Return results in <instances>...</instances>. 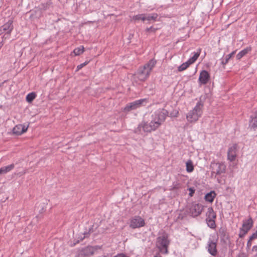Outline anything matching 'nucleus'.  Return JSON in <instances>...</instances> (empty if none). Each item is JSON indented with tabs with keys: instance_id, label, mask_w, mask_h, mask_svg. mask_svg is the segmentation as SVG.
Segmentation results:
<instances>
[{
	"instance_id": "f257e3e1",
	"label": "nucleus",
	"mask_w": 257,
	"mask_h": 257,
	"mask_svg": "<svg viewBox=\"0 0 257 257\" xmlns=\"http://www.w3.org/2000/svg\"><path fill=\"white\" fill-rule=\"evenodd\" d=\"M168 115V111L164 108L157 110L152 115L151 121L142 122L135 130V133L141 134L142 130L145 133H151L156 131L165 121Z\"/></svg>"
},
{
	"instance_id": "f03ea898",
	"label": "nucleus",
	"mask_w": 257,
	"mask_h": 257,
	"mask_svg": "<svg viewBox=\"0 0 257 257\" xmlns=\"http://www.w3.org/2000/svg\"><path fill=\"white\" fill-rule=\"evenodd\" d=\"M170 243V241L169 240L168 234L163 231L157 238L156 246L161 253L167 254L168 253V248Z\"/></svg>"
},
{
	"instance_id": "7ed1b4c3",
	"label": "nucleus",
	"mask_w": 257,
	"mask_h": 257,
	"mask_svg": "<svg viewBox=\"0 0 257 257\" xmlns=\"http://www.w3.org/2000/svg\"><path fill=\"white\" fill-rule=\"evenodd\" d=\"M203 107V103L201 101L198 102L194 108L187 114V120L191 123L196 122L202 114Z\"/></svg>"
},
{
	"instance_id": "20e7f679",
	"label": "nucleus",
	"mask_w": 257,
	"mask_h": 257,
	"mask_svg": "<svg viewBox=\"0 0 257 257\" xmlns=\"http://www.w3.org/2000/svg\"><path fill=\"white\" fill-rule=\"evenodd\" d=\"M101 247L98 245H88L77 250L75 257H90L94 254V252Z\"/></svg>"
},
{
	"instance_id": "39448f33",
	"label": "nucleus",
	"mask_w": 257,
	"mask_h": 257,
	"mask_svg": "<svg viewBox=\"0 0 257 257\" xmlns=\"http://www.w3.org/2000/svg\"><path fill=\"white\" fill-rule=\"evenodd\" d=\"M206 216V222L208 226L212 229L215 228L216 225L215 219L216 218V214L212 207H210L207 209Z\"/></svg>"
},
{
	"instance_id": "423d86ee",
	"label": "nucleus",
	"mask_w": 257,
	"mask_h": 257,
	"mask_svg": "<svg viewBox=\"0 0 257 257\" xmlns=\"http://www.w3.org/2000/svg\"><path fill=\"white\" fill-rule=\"evenodd\" d=\"M145 224L144 219L139 215H136L130 219L129 226L133 229L143 227Z\"/></svg>"
},
{
	"instance_id": "0eeeda50",
	"label": "nucleus",
	"mask_w": 257,
	"mask_h": 257,
	"mask_svg": "<svg viewBox=\"0 0 257 257\" xmlns=\"http://www.w3.org/2000/svg\"><path fill=\"white\" fill-rule=\"evenodd\" d=\"M150 72L144 66L140 67L135 74L136 78L145 81L149 76Z\"/></svg>"
},
{
	"instance_id": "6e6552de",
	"label": "nucleus",
	"mask_w": 257,
	"mask_h": 257,
	"mask_svg": "<svg viewBox=\"0 0 257 257\" xmlns=\"http://www.w3.org/2000/svg\"><path fill=\"white\" fill-rule=\"evenodd\" d=\"M147 99H141L129 103L126 105L123 109L124 111H130L140 107L144 102H147Z\"/></svg>"
},
{
	"instance_id": "1a4fd4ad",
	"label": "nucleus",
	"mask_w": 257,
	"mask_h": 257,
	"mask_svg": "<svg viewBox=\"0 0 257 257\" xmlns=\"http://www.w3.org/2000/svg\"><path fill=\"white\" fill-rule=\"evenodd\" d=\"M13 21L12 20H9L7 23L4 24L1 27L5 35L3 37V39H6L9 38L11 35V32L14 29V26L13 25Z\"/></svg>"
},
{
	"instance_id": "9d476101",
	"label": "nucleus",
	"mask_w": 257,
	"mask_h": 257,
	"mask_svg": "<svg viewBox=\"0 0 257 257\" xmlns=\"http://www.w3.org/2000/svg\"><path fill=\"white\" fill-rule=\"evenodd\" d=\"M203 206L200 204H193L190 207V213L193 217H196L199 215L202 212Z\"/></svg>"
},
{
	"instance_id": "9b49d317",
	"label": "nucleus",
	"mask_w": 257,
	"mask_h": 257,
	"mask_svg": "<svg viewBox=\"0 0 257 257\" xmlns=\"http://www.w3.org/2000/svg\"><path fill=\"white\" fill-rule=\"evenodd\" d=\"M212 173H215L216 175H220L225 172V166L224 164L221 163H215L212 164Z\"/></svg>"
},
{
	"instance_id": "f8f14e48",
	"label": "nucleus",
	"mask_w": 257,
	"mask_h": 257,
	"mask_svg": "<svg viewBox=\"0 0 257 257\" xmlns=\"http://www.w3.org/2000/svg\"><path fill=\"white\" fill-rule=\"evenodd\" d=\"M28 126H26L22 124L16 125L13 129V134L17 136H20L25 133L28 130Z\"/></svg>"
},
{
	"instance_id": "ddd939ff",
	"label": "nucleus",
	"mask_w": 257,
	"mask_h": 257,
	"mask_svg": "<svg viewBox=\"0 0 257 257\" xmlns=\"http://www.w3.org/2000/svg\"><path fill=\"white\" fill-rule=\"evenodd\" d=\"M210 80V75L206 70H202L199 75V81L202 84H206Z\"/></svg>"
},
{
	"instance_id": "4468645a",
	"label": "nucleus",
	"mask_w": 257,
	"mask_h": 257,
	"mask_svg": "<svg viewBox=\"0 0 257 257\" xmlns=\"http://www.w3.org/2000/svg\"><path fill=\"white\" fill-rule=\"evenodd\" d=\"M236 148L237 145L234 144L228 149L227 158L231 162L234 161L236 157Z\"/></svg>"
},
{
	"instance_id": "2eb2a0df",
	"label": "nucleus",
	"mask_w": 257,
	"mask_h": 257,
	"mask_svg": "<svg viewBox=\"0 0 257 257\" xmlns=\"http://www.w3.org/2000/svg\"><path fill=\"white\" fill-rule=\"evenodd\" d=\"M208 251L213 256H215L217 251L216 249V242L212 240H209L208 242Z\"/></svg>"
},
{
	"instance_id": "dca6fc26",
	"label": "nucleus",
	"mask_w": 257,
	"mask_h": 257,
	"mask_svg": "<svg viewBox=\"0 0 257 257\" xmlns=\"http://www.w3.org/2000/svg\"><path fill=\"white\" fill-rule=\"evenodd\" d=\"M253 221L252 218L249 216V218L243 221V223L241 228L248 231L253 226Z\"/></svg>"
},
{
	"instance_id": "f3484780",
	"label": "nucleus",
	"mask_w": 257,
	"mask_h": 257,
	"mask_svg": "<svg viewBox=\"0 0 257 257\" xmlns=\"http://www.w3.org/2000/svg\"><path fill=\"white\" fill-rule=\"evenodd\" d=\"M249 127L255 129L257 127V111L254 112L253 115L250 116L249 120Z\"/></svg>"
},
{
	"instance_id": "a211bd4d",
	"label": "nucleus",
	"mask_w": 257,
	"mask_h": 257,
	"mask_svg": "<svg viewBox=\"0 0 257 257\" xmlns=\"http://www.w3.org/2000/svg\"><path fill=\"white\" fill-rule=\"evenodd\" d=\"M157 63V61L152 59L150 60L147 64L144 65L145 67L151 73L153 68L155 66Z\"/></svg>"
},
{
	"instance_id": "6ab92c4d",
	"label": "nucleus",
	"mask_w": 257,
	"mask_h": 257,
	"mask_svg": "<svg viewBox=\"0 0 257 257\" xmlns=\"http://www.w3.org/2000/svg\"><path fill=\"white\" fill-rule=\"evenodd\" d=\"M215 196L216 193L214 191H212L209 193H207L204 197V199L208 202H212L214 198L215 197Z\"/></svg>"
},
{
	"instance_id": "aec40b11",
	"label": "nucleus",
	"mask_w": 257,
	"mask_h": 257,
	"mask_svg": "<svg viewBox=\"0 0 257 257\" xmlns=\"http://www.w3.org/2000/svg\"><path fill=\"white\" fill-rule=\"evenodd\" d=\"M15 165L12 164L7 166H5L0 168V172L1 174H6L14 168Z\"/></svg>"
},
{
	"instance_id": "412c9836",
	"label": "nucleus",
	"mask_w": 257,
	"mask_h": 257,
	"mask_svg": "<svg viewBox=\"0 0 257 257\" xmlns=\"http://www.w3.org/2000/svg\"><path fill=\"white\" fill-rule=\"evenodd\" d=\"M251 50L250 48H246L242 51H241L240 52H239L237 55H236V59L237 60L240 59L242 57H243L244 56H245L249 51Z\"/></svg>"
},
{
	"instance_id": "4be33fe9",
	"label": "nucleus",
	"mask_w": 257,
	"mask_h": 257,
	"mask_svg": "<svg viewBox=\"0 0 257 257\" xmlns=\"http://www.w3.org/2000/svg\"><path fill=\"white\" fill-rule=\"evenodd\" d=\"M201 50V49H199L198 52L194 53V55L188 59L190 63L192 64L197 59L200 54Z\"/></svg>"
},
{
	"instance_id": "5701e85b",
	"label": "nucleus",
	"mask_w": 257,
	"mask_h": 257,
	"mask_svg": "<svg viewBox=\"0 0 257 257\" xmlns=\"http://www.w3.org/2000/svg\"><path fill=\"white\" fill-rule=\"evenodd\" d=\"M52 5V2L50 0L47 2L46 3H42L39 6V9L41 10H46L48 9L51 5Z\"/></svg>"
},
{
	"instance_id": "b1692460",
	"label": "nucleus",
	"mask_w": 257,
	"mask_h": 257,
	"mask_svg": "<svg viewBox=\"0 0 257 257\" xmlns=\"http://www.w3.org/2000/svg\"><path fill=\"white\" fill-rule=\"evenodd\" d=\"M191 64L189 62V61L188 60L187 62L183 63L180 66H179L178 68V70L179 72L183 71L185 70H186L190 65Z\"/></svg>"
},
{
	"instance_id": "393cba45",
	"label": "nucleus",
	"mask_w": 257,
	"mask_h": 257,
	"mask_svg": "<svg viewBox=\"0 0 257 257\" xmlns=\"http://www.w3.org/2000/svg\"><path fill=\"white\" fill-rule=\"evenodd\" d=\"M186 171L188 172H192L194 170V166L191 160H189L186 163Z\"/></svg>"
},
{
	"instance_id": "a878e982",
	"label": "nucleus",
	"mask_w": 257,
	"mask_h": 257,
	"mask_svg": "<svg viewBox=\"0 0 257 257\" xmlns=\"http://www.w3.org/2000/svg\"><path fill=\"white\" fill-rule=\"evenodd\" d=\"M133 20L134 21L142 20L145 21L146 20V15L145 14H139L134 16L133 18Z\"/></svg>"
},
{
	"instance_id": "bb28decb",
	"label": "nucleus",
	"mask_w": 257,
	"mask_h": 257,
	"mask_svg": "<svg viewBox=\"0 0 257 257\" xmlns=\"http://www.w3.org/2000/svg\"><path fill=\"white\" fill-rule=\"evenodd\" d=\"M84 51V48L83 46H81L80 47L75 48L74 51L73 53H74L75 55L78 56L81 54H82Z\"/></svg>"
},
{
	"instance_id": "cd10ccee",
	"label": "nucleus",
	"mask_w": 257,
	"mask_h": 257,
	"mask_svg": "<svg viewBox=\"0 0 257 257\" xmlns=\"http://www.w3.org/2000/svg\"><path fill=\"white\" fill-rule=\"evenodd\" d=\"M36 94L34 92L28 94L26 96V100L28 102H31L36 97Z\"/></svg>"
},
{
	"instance_id": "c85d7f7f",
	"label": "nucleus",
	"mask_w": 257,
	"mask_h": 257,
	"mask_svg": "<svg viewBox=\"0 0 257 257\" xmlns=\"http://www.w3.org/2000/svg\"><path fill=\"white\" fill-rule=\"evenodd\" d=\"M158 15L157 14L154 13L152 14L151 15H149L148 16H146V20L147 21H151V20H154L156 21L157 18H158Z\"/></svg>"
},
{
	"instance_id": "c756f323",
	"label": "nucleus",
	"mask_w": 257,
	"mask_h": 257,
	"mask_svg": "<svg viewBox=\"0 0 257 257\" xmlns=\"http://www.w3.org/2000/svg\"><path fill=\"white\" fill-rule=\"evenodd\" d=\"M235 54V51H233L232 52V53H231L230 54L227 55L226 56V58H225V60H223L222 61H221V63L223 65H225L228 62V60L232 57V56Z\"/></svg>"
},
{
	"instance_id": "7c9ffc66",
	"label": "nucleus",
	"mask_w": 257,
	"mask_h": 257,
	"mask_svg": "<svg viewBox=\"0 0 257 257\" xmlns=\"http://www.w3.org/2000/svg\"><path fill=\"white\" fill-rule=\"evenodd\" d=\"M92 231H91V228H89V231H86L84 232L82 235H81L80 237H79V238L80 239V240H83L85 237H87L88 235H89L90 232Z\"/></svg>"
},
{
	"instance_id": "2f4dec72",
	"label": "nucleus",
	"mask_w": 257,
	"mask_h": 257,
	"mask_svg": "<svg viewBox=\"0 0 257 257\" xmlns=\"http://www.w3.org/2000/svg\"><path fill=\"white\" fill-rule=\"evenodd\" d=\"M247 232L248 231H247L246 230L240 228L239 229V233L238 236L240 238H243Z\"/></svg>"
},
{
	"instance_id": "473e14b6",
	"label": "nucleus",
	"mask_w": 257,
	"mask_h": 257,
	"mask_svg": "<svg viewBox=\"0 0 257 257\" xmlns=\"http://www.w3.org/2000/svg\"><path fill=\"white\" fill-rule=\"evenodd\" d=\"M88 61H85V62H84L83 63H82L79 65H78L77 66V69H76V71H79L80 69H81V68H82L83 67H84L85 66H86L88 63Z\"/></svg>"
},
{
	"instance_id": "72a5a7b5",
	"label": "nucleus",
	"mask_w": 257,
	"mask_h": 257,
	"mask_svg": "<svg viewBox=\"0 0 257 257\" xmlns=\"http://www.w3.org/2000/svg\"><path fill=\"white\" fill-rule=\"evenodd\" d=\"M189 196H192L195 192V189L193 188H189Z\"/></svg>"
},
{
	"instance_id": "f704fd0d",
	"label": "nucleus",
	"mask_w": 257,
	"mask_h": 257,
	"mask_svg": "<svg viewBox=\"0 0 257 257\" xmlns=\"http://www.w3.org/2000/svg\"><path fill=\"white\" fill-rule=\"evenodd\" d=\"M250 240H253L257 238V233L256 232L253 233L252 235L249 237Z\"/></svg>"
},
{
	"instance_id": "c9c22d12",
	"label": "nucleus",
	"mask_w": 257,
	"mask_h": 257,
	"mask_svg": "<svg viewBox=\"0 0 257 257\" xmlns=\"http://www.w3.org/2000/svg\"><path fill=\"white\" fill-rule=\"evenodd\" d=\"M252 240H250V238H249L248 240L247 241V244H246V248H250V247L251 246V241Z\"/></svg>"
},
{
	"instance_id": "e433bc0d",
	"label": "nucleus",
	"mask_w": 257,
	"mask_h": 257,
	"mask_svg": "<svg viewBox=\"0 0 257 257\" xmlns=\"http://www.w3.org/2000/svg\"><path fill=\"white\" fill-rule=\"evenodd\" d=\"M173 189H178L180 187V183H174Z\"/></svg>"
},
{
	"instance_id": "4c0bfd02",
	"label": "nucleus",
	"mask_w": 257,
	"mask_h": 257,
	"mask_svg": "<svg viewBox=\"0 0 257 257\" xmlns=\"http://www.w3.org/2000/svg\"><path fill=\"white\" fill-rule=\"evenodd\" d=\"M252 251L257 252V245H254L252 247Z\"/></svg>"
},
{
	"instance_id": "58836bf2",
	"label": "nucleus",
	"mask_w": 257,
	"mask_h": 257,
	"mask_svg": "<svg viewBox=\"0 0 257 257\" xmlns=\"http://www.w3.org/2000/svg\"><path fill=\"white\" fill-rule=\"evenodd\" d=\"M46 210V207L45 206L42 207V209L40 210V212L43 213Z\"/></svg>"
},
{
	"instance_id": "ea45409f",
	"label": "nucleus",
	"mask_w": 257,
	"mask_h": 257,
	"mask_svg": "<svg viewBox=\"0 0 257 257\" xmlns=\"http://www.w3.org/2000/svg\"><path fill=\"white\" fill-rule=\"evenodd\" d=\"M123 254L124 253H119V254H117L116 255L114 256L113 257H123Z\"/></svg>"
},
{
	"instance_id": "a19ab883",
	"label": "nucleus",
	"mask_w": 257,
	"mask_h": 257,
	"mask_svg": "<svg viewBox=\"0 0 257 257\" xmlns=\"http://www.w3.org/2000/svg\"><path fill=\"white\" fill-rule=\"evenodd\" d=\"M153 27H150V28H147V29H146V32H149V31H150L153 30Z\"/></svg>"
},
{
	"instance_id": "79ce46f5",
	"label": "nucleus",
	"mask_w": 257,
	"mask_h": 257,
	"mask_svg": "<svg viewBox=\"0 0 257 257\" xmlns=\"http://www.w3.org/2000/svg\"><path fill=\"white\" fill-rule=\"evenodd\" d=\"M4 45V39H3V41L0 43V49L2 48V47Z\"/></svg>"
},
{
	"instance_id": "37998d69",
	"label": "nucleus",
	"mask_w": 257,
	"mask_h": 257,
	"mask_svg": "<svg viewBox=\"0 0 257 257\" xmlns=\"http://www.w3.org/2000/svg\"><path fill=\"white\" fill-rule=\"evenodd\" d=\"M3 33H4V32H3L2 27H0V35H1Z\"/></svg>"
},
{
	"instance_id": "c03bdc74",
	"label": "nucleus",
	"mask_w": 257,
	"mask_h": 257,
	"mask_svg": "<svg viewBox=\"0 0 257 257\" xmlns=\"http://www.w3.org/2000/svg\"><path fill=\"white\" fill-rule=\"evenodd\" d=\"M34 15L33 13H32L31 16H30V18L31 19H33V18H34Z\"/></svg>"
},
{
	"instance_id": "a18cd8bd",
	"label": "nucleus",
	"mask_w": 257,
	"mask_h": 257,
	"mask_svg": "<svg viewBox=\"0 0 257 257\" xmlns=\"http://www.w3.org/2000/svg\"><path fill=\"white\" fill-rule=\"evenodd\" d=\"M154 257H162L159 253L156 254Z\"/></svg>"
},
{
	"instance_id": "49530a36",
	"label": "nucleus",
	"mask_w": 257,
	"mask_h": 257,
	"mask_svg": "<svg viewBox=\"0 0 257 257\" xmlns=\"http://www.w3.org/2000/svg\"><path fill=\"white\" fill-rule=\"evenodd\" d=\"M79 240H78L75 243H74L72 246H74L76 243H79Z\"/></svg>"
},
{
	"instance_id": "de8ad7c7",
	"label": "nucleus",
	"mask_w": 257,
	"mask_h": 257,
	"mask_svg": "<svg viewBox=\"0 0 257 257\" xmlns=\"http://www.w3.org/2000/svg\"><path fill=\"white\" fill-rule=\"evenodd\" d=\"M123 257H128V256H126L125 254H123Z\"/></svg>"
},
{
	"instance_id": "09e8293b",
	"label": "nucleus",
	"mask_w": 257,
	"mask_h": 257,
	"mask_svg": "<svg viewBox=\"0 0 257 257\" xmlns=\"http://www.w3.org/2000/svg\"><path fill=\"white\" fill-rule=\"evenodd\" d=\"M255 232H256V233H257V230H256Z\"/></svg>"
},
{
	"instance_id": "8fccbe9b",
	"label": "nucleus",
	"mask_w": 257,
	"mask_h": 257,
	"mask_svg": "<svg viewBox=\"0 0 257 257\" xmlns=\"http://www.w3.org/2000/svg\"><path fill=\"white\" fill-rule=\"evenodd\" d=\"M255 232H256V233H257V230H256Z\"/></svg>"
},
{
	"instance_id": "3c124183",
	"label": "nucleus",
	"mask_w": 257,
	"mask_h": 257,
	"mask_svg": "<svg viewBox=\"0 0 257 257\" xmlns=\"http://www.w3.org/2000/svg\"><path fill=\"white\" fill-rule=\"evenodd\" d=\"M255 232H256V233H257V230H256Z\"/></svg>"
},
{
	"instance_id": "603ef678",
	"label": "nucleus",
	"mask_w": 257,
	"mask_h": 257,
	"mask_svg": "<svg viewBox=\"0 0 257 257\" xmlns=\"http://www.w3.org/2000/svg\"><path fill=\"white\" fill-rule=\"evenodd\" d=\"M255 232H256V233H257V230H256Z\"/></svg>"
}]
</instances>
